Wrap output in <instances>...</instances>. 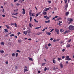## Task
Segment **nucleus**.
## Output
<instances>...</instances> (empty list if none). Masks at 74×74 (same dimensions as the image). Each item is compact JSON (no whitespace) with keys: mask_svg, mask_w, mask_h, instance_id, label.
Listing matches in <instances>:
<instances>
[{"mask_svg":"<svg viewBox=\"0 0 74 74\" xmlns=\"http://www.w3.org/2000/svg\"><path fill=\"white\" fill-rule=\"evenodd\" d=\"M18 14V13H16L14 14L13 13L12 14V15H17Z\"/></svg>","mask_w":74,"mask_h":74,"instance_id":"25","label":"nucleus"},{"mask_svg":"<svg viewBox=\"0 0 74 74\" xmlns=\"http://www.w3.org/2000/svg\"><path fill=\"white\" fill-rule=\"evenodd\" d=\"M16 52H19V53H20V52H21V51L18 50L16 51Z\"/></svg>","mask_w":74,"mask_h":74,"instance_id":"36","label":"nucleus"},{"mask_svg":"<svg viewBox=\"0 0 74 74\" xmlns=\"http://www.w3.org/2000/svg\"><path fill=\"white\" fill-rule=\"evenodd\" d=\"M64 1L66 4H67V0H64Z\"/></svg>","mask_w":74,"mask_h":74,"instance_id":"30","label":"nucleus"},{"mask_svg":"<svg viewBox=\"0 0 74 74\" xmlns=\"http://www.w3.org/2000/svg\"><path fill=\"white\" fill-rule=\"evenodd\" d=\"M1 44L2 45H4V42H2L1 43Z\"/></svg>","mask_w":74,"mask_h":74,"instance_id":"22","label":"nucleus"},{"mask_svg":"<svg viewBox=\"0 0 74 74\" xmlns=\"http://www.w3.org/2000/svg\"><path fill=\"white\" fill-rule=\"evenodd\" d=\"M49 10V8H47L44 9V11H48Z\"/></svg>","mask_w":74,"mask_h":74,"instance_id":"8","label":"nucleus"},{"mask_svg":"<svg viewBox=\"0 0 74 74\" xmlns=\"http://www.w3.org/2000/svg\"><path fill=\"white\" fill-rule=\"evenodd\" d=\"M46 64L45 63H42V66H44V65H45V64Z\"/></svg>","mask_w":74,"mask_h":74,"instance_id":"34","label":"nucleus"},{"mask_svg":"<svg viewBox=\"0 0 74 74\" xmlns=\"http://www.w3.org/2000/svg\"><path fill=\"white\" fill-rule=\"evenodd\" d=\"M27 71V69H25L24 70V72L25 73V72H26V71Z\"/></svg>","mask_w":74,"mask_h":74,"instance_id":"28","label":"nucleus"},{"mask_svg":"<svg viewBox=\"0 0 74 74\" xmlns=\"http://www.w3.org/2000/svg\"><path fill=\"white\" fill-rule=\"evenodd\" d=\"M45 48H46V49H48V47H47V46H45Z\"/></svg>","mask_w":74,"mask_h":74,"instance_id":"59","label":"nucleus"},{"mask_svg":"<svg viewBox=\"0 0 74 74\" xmlns=\"http://www.w3.org/2000/svg\"><path fill=\"white\" fill-rule=\"evenodd\" d=\"M53 70H56V68H55V67H54L53 68Z\"/></svg>","mask_w":74,"mask_h":74,"instance_id":"63","label":"nucleus"},{"mask_svg":"<svg viewBox=\"0 0 74 74\" xmlns=\"http://www.w3.org/2000/svg\"><path fill=\"white\" fill-rule=\"evenodd\" d=\"M40 34H41L40 32L38 33L37 34V35H40Z\"/></svg>","mask_w":74,"mask_h":74,"instance_id":"41","label":"nucleus"},{"mask_svg":"<svg viewBox=\"0 0 74 74\" xmlns=\"http://www.w3.org/2000/svg\"><path fill=\"white\" fill-rule=\"evenodd\" d=\"M16 5L17 6H19V5H20V4L18 3H17L16 4Z\"/></svg>","mask_w":74,"mask_h":74,"instance_id":"49","label":"nucleus"},{"mask_svg":"<svg viewBox=\"0 0 74 74\" xmlns=\"http://www.w3.org/2000/svg\"><path fill=\"white\" fill-rule=\"evenodd\" d=\"M47 16H48L46 15V16H44V18H46V17H47Z\"/></svg>","mask_w":74,"mask_h":74,"instance_id":"54","label":"nucleus"},{"mask_svg":"<svg viewBox=\"0 0 74 74\" xmlns=\"http://www.w3.org/2000/svg\"><path fill=\"white\" fill-rule=\"evenodd\" d=\"M55 31L56 32L57 34H59V30L57 28H55Z\"/></svg>","mask_w":74,"mask_h":74,"instance_id":"3","label":"nucleus"},{"mask_svg":"<svg viewBox=\"0 0 74 74\" xmlns=\"http://www.w3.org/2000/svg\"><path fill=\"white\" fill-rule=\"evenodd\" d=\"M10 37H12V36H14V34H12L10 36Z\"/></svg>","mask_w":74,"mask_h":74,"instance_id":"47","label":"nucleus"},{"mask_svg":"<svg viewBox=\"0 0 74 74\" xmlns=\"http://www.w3.org/2000/svg\"><path fill=\"white\" fill-rule=\"evenodd\" d=\"M66 60H71V59L70 58V57L69 56H67L66 57Z\"/></svg>","mask_w":74,"mask_h":74,"instance_id":"4","label":"nucleus"},{"mask_svg":"<svg viewBox=\"0 0 74 74\" xmlns=\"http://www.w3.org/2000/svg\"><path fill=\"white\" fill-rule=\"evenodd\" d=\"M48 1V3H51V1L49 0Z\"/></svg>","mask_w":74,"mask_h":74,"instance_id":"50","label":"nucleus"},{"mask_svg":"<svg viewBox=\"0 0 74 74\" xmlns=\"http://www.w3.org/2000/svg\"><path fill=\"white\" fill-rule=\"evenodd\" d=\"M59 23H58V25L59 26H62V24H60V23H62V21H59Z\"/></svg>","mask_w":74,"mask_h":74,"instance_id":"6","label":"nucleus"},{"mask_svg":"<svg viewBox=\"0 0 74 74\" xmlns=\"http://www.w3.org/2000/svg\"><path fill=\"white\" fill-rule=\"evenodd\" d=\"M18 1V0H14V2H16Z\"/></svg>","mask_w":74,"mask_h":74,"instance_id":"64","label":"nucleus"},{"mask_svg":"<svg viewBox=\"0 0 74 74\" xmlns=\"http://www.w3.org/2000/svg\"><path fill=\"white\" fill-rule=\"evenodd\" d=\"M15 54L14 53H13L12 55V56H13V57L14 56H15Z\"/></svg>","mask_w":74,"mask_h":74,"instance_id":"35","label":"nucleus"},{"mask_svg":"<svg viewBox=\"0 0 74 74\" xmlns=\"http://www.w3.org/2000/svg\"><path fill=\"white\" fill-rule=\"evenodd\" d=\"M28 59H29L31 61H33V59H32V58L30 57H28Z\"/></svg>","mask_w":74,"mask_h":74,"instance_id":"14","label":"nucleus"},{"mask_svg":"<svg viewBox=\"0 0 74 74\" xmlns=\"http://www.w3.org/2000/svg\"><path fill=\"white\" fill-rule=\"evenodd\" d=\"M14 26H15V27H17V24L15 23H14Z\"/></svg>","mask_w":74,"mask_h":74,"instance_id":"32","label":"nucleus"},{"mask_svg":"<svg viewBox=\"0 0 74 74\" xmlns=\"http://www.w3.org/2000/svg\"><path fill=\"white\" fill-rule=\"evenodd\" d=\"M4 30H5V33H8V30L7 29H4Z\"/></svg>","mask_w":74,"mask_h":74,"instance_id":"15","label":"nucleus"},{"mask_svg":"<svg viewBox=\"0 0 74 74\" xmlns=\"http://www.w3.org/2000/svg\"><path fill=\"white\" fill-rule=\"evenodd\" d=\"M51 30V31H50V32L51 33V32H53V30H54V29H51V30Z\"/></svg>","mask_w":74,"mask_h":74,"instance_id":"38","label":"nucleus"},{"mask_svg":"<svg viewBox=\"0 0 74 74\" xmlns=\"http://www.w3.org/2000/svg\"><path fill=\"white\" fill-rule=\"evenodd\" d=\"M2 12H3V13H4V12H5V10H4V9L3 8V10L2 11Z\"/></svg>","mask_w":74,"mask_h":74,"instance_id":"31","label":"nucleus"},{"mask_svg":"<svg viewBox=\"0 0 74 74\" xmlns=\"http://www.w3.org/2000/svg\"><path fill=\"white\" fill-rule=\"evenodd\" d=\"M32 16H31L30 17V22H32Z\"/></svg>","mask_w":74,"mask_h":74,"instance_id":"40","label":"nucleus"},{"mask_svg":"<svg viewBox=\"0 0 74 74\" xmlns=\"http://www.w3.org/2000/svg\"><path fill=\"white\" fill-rule=\"evenodd\" d=\"M23 11L22 12V14H25L26 13V12H25V9H22Z\"/></svg>","mask_w":74,"mask_h":74,"instance_id":"7","label":"nucleus"},{"mask_svg":"<svg viewBox=\"0 0 74 74\" xmlns=\"http://www.w3.org/2000/svg\"><path fill=\"white\" fill-rule=\"evenodd\" d=\"M34 20L36 23H38V21L36 20V19H34Z\"/></svg>","mask_w":74,"mask_h":74,"instance_id":"27","label":"nucleus"},{"mask_svg":"<svg viewBox=\"0 0 74 74\" xmlns=\"http://www.w3.org/2000/svg\"><path fill=\"white\" fill-rule=\"evenodd\" d=\"M52 20H54L55 21H56V19L55 18V17L53 18Z\"/></svg>","mask_w":74,"mask_h":74,"instance_id":"45","label":"nucleus"},{"mask_svg":"<svg viewBox=\"0 0 74 74\" xmlns=\"http://www.w3.org/2000/svg\"><path fill=\"white\" fill-rule=\"evenodd\" d=\"M19 3H22V1L21 0H19Z\"/></svg>","mask_w":74,"mask_h":74,"instance_id":"56","label":"nucleus"},{"mask_svg":"<svg viewBox=\"0 0 74 74\" xmlns=\"http://www.w3.org/2000/svg\"><path fill=\"white\" fill-rule=\"evenodd\" d=\"M18 42L19 43H21V42H22V40H18Z\"/></svg>","mask_w":74,"mask_h":74,"instance_id":"21","label":"nucleus"},{"mask_svg":"<svg viewBox=\"0 0 74 74\" xmlns=\"http://www.w3.org/2000/svg\"><path fill=\"white\" fill-rule=\"evenodd\" d=\"M31 33V31H30V30H27L25 31H24L23 32L24 34H25V35H26L27 34V33Z\"/></svg>","mask_w":74,"mask_h":74,"instance_id":"2","label":"nucleus"},{"mask_svg":"<svg viewBox=\"0 0 74 74\" xmlns=\"http://www.w3.org/2000/svg\"><path fill=\"white\" fill-rule=\"evenodd\" d=\"M60 65L61 68V69H62L63 67V64H62L60 63Z\"/></svg>","mask_w":74,"mask_h":74,"instance_id":"11","label":"nucleus"},{"mask_svg":"<svg viewBox=\"0 0 74 74\" xmlns=\"http://www.w3.org/2000/svg\"><path fill=\"white\" fill-rule=\"evenodd\" d=\"M68 7V5L66 4V5L65 6V10H67V8Z\"/></svg>","mask_w":74,"mask_h":74,"instance_id":"12","label":"nucleus"},{"mask_svg":"<svg viewBox=\"0 0 74 74\" xmlns=\"http://www.w3.org/2000/svg\"><path fill=\"white\" fill-rule=\"evenodd\" d=\"M57 59L58 61H60V60H62V58H57Z\"/></svg>","mask_w":74,"mask_h":74,"instance_id":"20","label":"nucleus"},{"mask_svg":"<svg viewBox=\"0 0 74 74\" xmlns=\"http://www.w3.org/2000/svg\"><path fill=\"white\" fill-rule=\"evenodd\" d=\"M50 22V20H49L48 21H45V23H49V22Z\"/></svg>","mask_w":74,"mask_h":74,"instance_id":"16","label":"nucleus"},{"mask_svg":"<svg viewBox=\"0 0 74 74\" xmlns=\"http://www.w3.org/2000/svg\"><path fill=\"white\" fill-rule=\"evenodd\" d=\"M68 21H69L70 22H72L73 21V19L71 18H68Z\"/></svg>","mask_w":74,"mask_h":74,"instance_id":"5","label":"nucleus"},{"mask_svg":"<svg viewBox=\"0 0 74 74\" xmlns=\"http://www.w3.org/2000/svg\"><path fill=\"white\" fill-rule=\"evenodd\" d=\"M68 27L69 29L70 30H74V26L70 25Z\"/></svg>","mask_w":74,"mask_h":74,"instance_id":"1","label":"nucleus"},{"mask_svg":"<svg viewBox=\"0 0 74 74\" xmlns=\"http://www.w3.org/2000/svg\"><path fill=\"white\" fill-rule=\"evenodd\" d=\"M46 19H49V18L48 17H47L46 18Z\"/></svg>","mask_w":74,"mask_h":74,"instance_id":"51","label":"nucleus"},{"mask_svg":"<svg viewBox=\"0 0 74 74\" xmlns=\"http://www.w3.org/2000/svg\"><path fill=\"white\" fill-rule=\"evenodd\" d=\"M69 14V12H67L66 13V15H68Z\"/></svg>","mask_w":74,"mask_h":74,"instance_id":"18","label":"nucleus"},{"mask_svg":"<svg viewBox=\"0 0 74 74\" xmlns=\"http://www.w3.org/2000/svg\"><path fill=\"white\" fill-rule=\"evenodd\" d=\"M61 17H59L58 18H57V21H60Z\"/></svg>","mask_w":74,"mask_h":74,"instance_id":"24","label":"nucleus"},{"mask_svg":"<svg viewBox=\"0 0 74 74\" xmlns=\"http://www.w3.org/2000/svg\"><path fill=\"white\" fill-rule=\"evenodd\" d=\"M51 45V43H49V44H48V46L49 47H50Z\"/></svg>","mask_w":74,"mask_h":74,"instance_id":"48","label":"nucleus"},{"mask_svg":"<svg viewBox=\"0 0 74 74\" xmlns=\"http://www.w3.org/2000/svg\"><path fill=\"white\" fill-rule=\"evenodd\" d=\"M64 58H65V57L64 56H63L62 57V59H64Z\"/></svg>","mask_w":74,"mask_h":74,"instance_id":"55","label":"nucleus"},{"mask_svg":"<svg viewBox=\"0 0 74 74\" xmlns=\"http://www.w3.org/2000/svg\"><path fill=\"white\" fill-rule=\"evenodd\" d=\"M43 15H46V14H47V12H44L43 13Z\"/></svg>","mask_w":74,"mask_h":74,"instance_id":"44","label":"nucleus"},{"mask_svg":"<svg viewBox=\"0 0 74 74\" xmlns=\"http://www.w3.org/2000/svg\"><path fill=\"white\" fill-rule=\"evenodd\" d=\"M53 63H56V60H54L53 61Z\"/></svg>","mask_w":74,"mask_h":74,"instance_id":"19","label":"nucleus"},{"mask_svg":"<svg viewBox=\"0 0 74 74\" xmlns=\"http://www.w3.org/2000/svg\"><path fill=\"white\" fill-rule=\"evenodd\" d=\"M28 41H31L32 40V39L31 38L28 39Z\"/></svg>","mask_w":74,"mask_h":74,"instance_id":"53","label":"nucleus"},{"mask_svg":"<svg viewBox=\"0 0 74 74\" xmlns=\"http://www.w3.org/2000/svg\"><path fill=\"white\" fill-rule=\"evenodd\" d=\"M0 52L1 53H4V51L3 50H0Z\"/></svg>","mask_w":74,"mask_h":74,"instance_id":"9","label":"nucleus"},{"mask_svg":"<svg viewBox=\"0 0 74 74\" xmlns=\"http://www.w3.org/2000/svg\"><path fill=\"white\" fill-rule=\"evenodd\" d=\"M29 15L30 16H33V17L35 16V15H34L33 14H31V13H30V14Z\"/></svg>","mask_w":74,"mask_h":74,"instance_id":"17","label":"nucleus"},{"mask_svg":"<svg viewBox=\"0 0 74 74\" xmlns=\"http://www.w3.org/2000/svg\"><path fill=\"white\" fill-rule=\"evenodd\" d=\"M70 41H71V39L69 40L68 41V42H70Z\"/></svg>","mask_w":74,"mask_h":74,"instance_id":"57","label":"nucleus"},{"mask_svg":"<svg viewBox=\"0 0 74 74\" xmlns=\"http://www.w3.org/2000/svg\"><path fill=\"white\" fill-rule=\"evenodd\" d=\"M5 26H6V27L7 28V29L10 28V27H9V26H8L7 25H6Z\"/></svg>","mask_w":74,"mask_h":74,"instance_id":"23","label":"nucleus"},{"mask_svg":"<svg viewBox=\"0 0 74 74\" xmlns=\"http://www.w3.org/2000/svg\"><path fill=\"white\" fill-rule=\"evenodd\" d=\"M66 47V48H69V47H70V44H68Z\"/></svg>","mask_w":74,"mask_h":74,"instance_id":"13","label":"nucleus"},{"mask_svg":"<svg viewBox=\"0 0 74 74\" xmlns=\"http://www.w3.org/2000/svg\"><path fill=\"white\" fill-rule=\"evenodd\" d=\"M38 15H39V14L38 13L36 15L35 17H37V16H38Z\"/></svg>","mask_w":74,"mask_h":74,"instance_id":"29","label":"nucleus"},{"mask_svg":"<svg viewBox=\"0 0 74 74\" xmlns=\"http://www.w3.org/2000/svg\"><path fill=\"white\" fill-rule=\"evenodd\" d=\"M48 29V27H45V29H44L43 30V32H44L45 30H46V29Z\"/></svg>","mask_w":74,"mask_h":74,"instance_id":"26","label":"nucleus"},{"mask_svg":"<svg viewBox=\"0 0 74 74\" xmlns=\"http://www.w3.org/2000/svg\"><path fill=\"white\" fill-rule=\"evenodd\" d=\"M8 34H7V35H5V37H8Z\"/></svg>","mask_w":74,"mask_h":74,"instance_id":"60","label":"nucleus"},{"mask_svg":"<svg viewBox=\"0 0 74 74\" xmlns=\"http://www.w3.org/2000/svg\"><path fill=\"white\" fill-rule=\"evenodd\" d=\"M41 73V71H38V73H39V74H40Z\"/></svg>","mask_w":74,"mask_h":74,"instance_id":"58","label":"nucleus"},{"mask_svg":"<svg viewBox=\"0 0 74 74\" xmlns=\"http://www.w3.org/2000/svg\"><path fill=\"white\" fill-rule=\"evenodd\" d=\"M68 33V31H66L64 32V34H66V33Z\"/></svg>","mask_w":74,"mask_h":74,"instance_id":"42","label":"nucleus"},{"mask_svg":"<svg viewBox=\"0 0 74 74\" xmlns=\"http://www.w3.org/2000/svg\"><path fill=\"white\" fill-rule=\"evenodd\" d=\"M57 41V40H56V39H54L53 40V42H56V41Z\"/></svg>","mask_w":74,"mask_h":74,"instance_id":"52","label":"nucleus"},{"mask_svg":"<svg viewBox=\"0 0 74 74\" xmlns=\"http://www.w3.org/2000/svg\"><path fill=\"white\" fill-rule=\"evenodd\" d=\"M29 27H32V24L31 23H29Z\"/></svg>","mask_w":74,"mask_h":74,"instance_id":"46","label":"nucleus"},{"mask_svg":"<svg viewBox=\"0 0 74 74\" xmlns=\"http://www.w3.org/2000/svg\"><path fill=\"white\" fill-rule=\"evenodd\" d=\"M46 34L47 35H48V36H50L51 34V33L48 32H46Z\"/></svg>","mask_w":74,"mask_h":74,"instance_id":"10","label":"nucleus"},{"mask_svg":"<svg viewBox=\"0 0 74 74\" xmlns=\"http://www.w3.org/2000/svg\"><path fill=\"white\" fill-rule=\"evenodd\" d=\"M17 34H18V35H19V34H21V33H20V32H18L17 33Z\"/></svg>","mask_w":74,"mask_h":74,"instance_id":"61","label":"nucleus"},{"mask_svg":"<svg viewBox=\"0 0 74 74\" xmlns=\"http://www.w3.org/2000/svg\"><path fill=\"white\" fill-rule=\"evenodd\" d=\"M2 16H3V17H5V15L3 14V15H2Z\"/></svg>","mask_w":74,"mask_h":74,"instance_id":"62","label":"nucleus"},{"mask_svg":"<svg viewBox=\"0 0 74 74\" xmlns=\"http://www.w3.org/2000/svg\"><path fill=\"white\" fill-rule=\"evenodd\" d=\"M39 28H41V26H40V27H37V29H39Z\"/></svg>","mask_w":74,"mask_h":74,"instance_id":"43","label":"nucleus"},{"mask_svg":"<svg viewBox=\"0 0 74 74\" xmlns=\"http://www.w3.org/2000/svg\"><path fill=\"white\" fill-rule=\"evenodd\" d=\"M60 32L61 33H63V29H61L60 30Z\"/></svg>","mask_w":74,"mask_h":74,"instance_id":"37","label":"nucleus"},{"mask_svg":"<svg viewBox=\"0 0 74 74\" xmlns=\"http://www.w3.org/2000/svg\"><path fill=\"white\" fill-rule=\"evenodd\" d=\"M16 57H18V53H16L15 54Z\"/></svg>","mask_w":74,"mask_h":74,"instance_id":"33","label":"nucleus"},{"mask_svg":"<svg viewBox=\"0 0 74 74\" xmlns=\"http://www.w3.org/2000/svg\"><path fill=\"white\" fill-rule=\"evenodd\" d=\"M47 70V67H45L44 70L45 71H46V70Z\"/></svg>","mask_w":74,"mask_h":74,"instance_id":"39","label":"nucleus"}]
</instances>
